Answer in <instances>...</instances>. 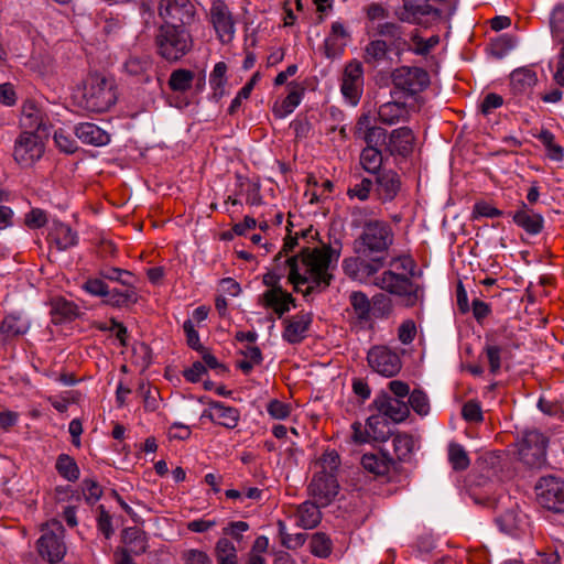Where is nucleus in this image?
Listing matches in <instances>:
<instances>
[{
  "instance_id": "obj_1",
  "label": "nucleus",
  "mask_w": 564,
  "mask_h": 564,
  "mask_svg": "<svg viewBox=\"0 0 564 564\" xmlns=\"http://www.w3.org/2000/svg\"><path fill=\"white\" fill-rule=\"evenodd\" d=\"M394 234L391 226L383 220H367L360 235L352 242V250L358 257H380L389 253Z\"/></svg>"
},
{
  "instance_id": "obj_2",
  "label": "nucleus",
  "mask_w": 564,
  "mask_h": 564,
  "mask_svg": "<svg viewBox=\"0 0 564 564\" xmlns=\"http://www.w3.org/2000/svg\"><path fill=\"white\" fill-rule=\"evenodd\" d=\"M156 53L169 63H177L194 47L191 31L182 24H162L155 35Z\"/></svg>"
},
{
  "instance_id": "obj_3",
  "label": "nucleus",
  "mask_w": 564,
  "mask_h": 564,
  "mask_svg": "<svg viewBox=\"0 0 564 564\" xmlns=\"http://www.w3.org/2000/svg\"><path fill=\"white\" fill-rule=\"evenodd\" d=\"M117 101L116 83L112 77L93 73L84 82L83 106L91 112H105Z\"/></svg>"
},
{
  "instance_id": "obj_4",
  "label": "nucleus",
  "mask_w": 564,
  "mask_h": 564,
  "mask_svg": "<svg viewBox=\"0 0 564 564\" xmlns=\"http://www.w3.org/2000/svg\"><path fill=\"white\" fill-rule=\"evenodd\" d=\"M377 285L386 292L401 297L403 304L408 307L416 305L424 295L421 285L413 283L405 274L395 273L391 270L384 271L378 278Z\"/></svg>"
},
{
  "instance_id": "obj_5",
  "label": "nucleus",
  "mask_w": 564,
  "mask_h": 564,
  "mask_svg": "<svg viewBox=\"0 0 564 564\" xmlns=\"http://www.w3.org/2000/svg\"><path fill=\"white\" fill-rule=\"evenodd\" d=\"M549 440L541 432L525 431L518 441V458L530 468H541L546 463Z\"/></svg>"
},
{
  "instance_id": "obj_6",
  "label": "nucleus",
  "mask_w": 564,
  "mask_h": 564,
  "mask_svg": "<svg viewBox=\"0 0 564 564\" xmlns=\"http://www.w3.org/2000/svg\"><path fill=\"white\" fill-rule=\"evenodd\" d=\"M538 502L554 513H564V480L555 476L541 477L534 486Z\"/></svg>"
},
{
  "instance_id": "obj_7",
  "label": "nucleus",
  "mask_w": 564,
  "mask_h": 564,
  "mask_svg": "<svg viewBox=\"0 0 564 564\" xmlns=\"http://www.w3.org/2000/svg\"><path fill=\"white\" fill-rule=\"evenodd\" d=\"M42 531L36 543L39 554L51 564L61 562L66 554L63 525L59 522H54L51 528L42 529Z\"/></svg>"
},
{
  "instance_id": "obj_8",
  "label": "nucleus",
  "mask_w": 564,
  "mask_h": 564,
  "mask_svg": "<svg viewBox=\"0 0 564 564\" xmlns=\"http://www.w3.org/2000/svg\"><path fill=\"white\" fill-rule=\"evenodd\" d=\"M393 86L409 96L423 91L430 85L429 73L421 67L401 66L392 72Z\"/></svg>"
},
{
  "instance_id": "obj_9",
  "label": "nucleus",
  "mask_w": 564,
  "mask_h": 564,
  "mask_svg": "<svg viewBox=\"0 0 564 564\" xmlns=\"http://www.w3.org/2000/svg\"><path fill=\"white\" fill-rule=\"evenodd\" d=\"M307 491L322 507H327L339 492L337 475L327 473V470L315 473L310 481Z\"/></svg>"
},
{
  "instance_id": "obj_10",
  "label": "nucleus",
  "mask_w": 564,
  "mask_h": 564,
  "mask_svg": "<svg viewBox=\"0 0 564 564\" xmlns=\"http://www.w3.org/2000/svg\"><path fill=\"white\" fill-rule=\"evenodd\" d=\"M43 138L41 134L24 131L14 145V160L22 166H31L44 153Z\"/></svg>"
},
{
  "instance_id": "obj_11",
  "label": "nucleus",
  "mask_w": 564,
  "mask_h": 564,
  "mask_svg": "<svg viewBox=\"0 0 564 564\" xmlns=\"http://www.w3.org/2000/svg\"><path fill=\"white\" fill-rule=\"evenodd\" d=\"M369 366L379 375L390 378L402 368L400 356L387 346H375L367 355Z\"/></svg>"
},
{
  "instance_id": "obj_12",
  "label": "nucleus",
  "mask_w": 564,
  "mask_h": 564,
  "mask_svg": "<svg viewBox=\"0 0 564 564\" xmlns=\"http://www.w3.org/2000/svg\"><path fill=\"white\" fill-rule=\"evenodd\" d=\"M159 15L164 20L163 24L189 25L195 17V7L189 0H161Z\"/></svg>"
},
{
  "instance_id": "obj_13",
  "label": "nucleus",
  "mask_w": 564,
  "mask_h": 564,
  "mask_svg": "<svg viewBox=\"0 0 564 564\" xmlns=\"http://www.w3.org/2000/svg\"><path fill=\"white\" fill-rule=\"evenodd\" d=\"M335 258H339V251L332 246L311 249L305 247L301 250V261L306 267V273H325L328 272L330 262Z\"/></svg>"
},
{
  "instance_id": "obj_14",
  "label": "nucleus",
  "mask_w": 564,
  "mask_h": 564,
  "mask_svg": "<svg viewBox=\"0 0 564 564\" xmlns=\"http://www.w3.org/2000/svg\"><path fill=\"white\" fill-rule=\"evenodd\" d=\"M433 14L441 15V10L429 3V0H403L402 7L394 10V17L400 22L419 24L423 17Z\"/></svg>"
},
{
  "instance_id": "obj_15",
  "label": "nucleus",
  "mask_w": 564,
  "mask_h": 564,
  "mask_svg": "<svg viewBox=\"0 0 564 564\" xmlns=\"http://www.w3.org/2000/svg\"><path fill=\"white\" fill-rule=\"evenodd\" d=\"M371 408L376 409L388 421L391 420L394 423L403 422L410 414L408 403L392 398L384 391L376 397Z\"/></svg>"
},
{
  "instance_id": "obj_16",
  "label": "nucleus",
  "mask_w": 564,
  "mask_h": 564,
  "mask_svg": "<svg viewBox=\"0 0 564 564\" xmlns=\"http://www.w3.org/2000/svg\"><path fill=\"white\" fill-rule=\"evenodd\" d=\"M30 327V321L21 313L7 314L0 324V343L6 346L11 345L17 338L25 335Z\"/></svg>"
},
{
  "instance_id": "obj_17",
  "label": "nucleus",
  "mask_w": 564,
  "mask_h": 564,
  "mask_svg": "<svg viewBox=\"0 0 564 564\" xmlns=\"http://www.w3.org/2000/svg\"><path fill=\"white\" fill-rule=\"evenodd\" d=\"M401 177L392 170L377 173L375 194L381 203L392 202L401 191Z\"/></svg>"
},
{
  "instance_id": "obj_18",
  "label": "nucleus",
  "mask_w": 564,
  "mask_h": 564,
  "mask_svg": "<svg viewBox=\"0 0 564 564\" xmlns=\"http://www.w3.org/2000/svg\"><path fill=\"white\" fill-rule=\"evenodd\" d=\"M46 117L34 101L28 100L22 107L21 127L28 132L47 137L48 127L45 121Z\"/></svg>"
},
{
  "instance_id": "obj_19",
  "label": "nucleus",
  "mask_w": 564,
  "mask_h": 564,
  "mask_svg": "<svg viewBox=\"0 0 564 564\" xmlns=\"http://www.w3.org/2000/svg\"><path fill=\"white\" fill-rule=\"evenodd\" d=\"M361 83L362 65L360 62L352 61L345 67L340 87L343 95L352 104H357L359 100Z\"/></svg>"
},
{
  "instance_id": "obj_20",
  "label": "nucleus",
  "mask_w": 564,
  "mask_h": 564,
  "mask_svg": "<svg viewBox=\"0 0 564 564\" xmlns=\"http://www.w3.org/2000/svg\"><path fill=\"white\" fill-rule=\"evenodd\" d=\"M375 33L380 37L388 39V44L392 46V52H395L397 55H401L409 47L403 26L395 22L378 23Z\"/></svg>"
},
{
  "instance_id": "obj_21",
  "label": "nucleus",
  "mask_w": 564,
  "mask_h": 564,
  "mask_svg": "<svg viewBox=\"0 0 564 564\" xmlns=\"http://www.w3.org/2000/svg\"><path fill=\"white\" fill-rule=\"evenodd\" d=\"M413 142L414 135L412 130L409 127H401L390 133L387 149L392 155L398 154L406 158L413 151Z\"/></svg>"
},
{
  "instance_id": "obj_22",
  "label": "nucleus",
  "mask_w": 564,
  "mask_h": 564,
  "mask_svg": "<svg viewBox=\"0 0 564 564\" xmlns=\"http://www.w3.org/2000/svg\"><path fill=\"white\" fill-rule=\"evenodd\" d=\"M210 21L220 37L234 33L232 17L225 1L215 0L213 2L210 8Z\"/></svg>"
},
{
  "instance_id": "obj_23",
  "label": "nucleus",
  "mask_w": 564,
  "mask_h": 564,
  "mask_svg": "<svg viewBox=\"0 0 564 564\" xmlns=\"http://www.w3.org/2000/svg\"><path fill=\"white\" fill-rule=\"evenodd\" d=\"M512 219L517 226L529 235L534 236L543 230L544 219L542 215L534 213L524 202L521 203V208L512 215Z\"/></svg>"
},
{
  "instance_id": "obj_24",
  "label": "nucleus",
  "mask_w": 564,
  "mask_h": 564,
  "mask_svg": "<svg viewBox=\"0 0 564 564\" xmlns=\"http://www.w3.org/2000/svg\"><path fill=\"white\" fill-rule=\"evenodd\" d=\"M48 241L54 243L59 251L67 250L78 242L77 232L68 225L54 220L47 237Z\"/></svg>"
},
{
  "instance_id": "obj_25",
  "label": "nucleus",
  "mask_w": 564,
  "mask_h": 564,
  "mask_svg": "<svg viewBox=\"0 0 564 564\" xmlns=\"http://www.w3.org/2000/svg\"><path fill=\"white\" fill-rule=\"evenodd\" d=\"M283 339L289 344H299L305 338V333L312 323L311 314H297L291 319H285Z\"/></svg>"
},
{
  "instance_id": "obj_26",
  "label": "nucleus",
  "mask_w": 564,
  "mask_h": 564,
  "mask_svg": "<svg viewBox=\"0 0 564 564\" xmlns=\"http://www.w3.org/2000/svg\"><path fill=\"white\" fill-rule=\"evenodd\" d=\"M362 467L377 477H386L391 474L392 458L384 452L380 451L378 454L367 453L361 457Z\"/></svg>"
},
{
  "instance_id": "obj_27",
  "label": "nucleus",
  "mask_w": 564,
  "mask_h": 564,
  "mask_svg": "<svg viewBox=\"0 0 564 564\" xmlns=\"http://www.w3.org/2000/svg\"><path fill=\"white\" fill-rule=\"evenodd\" d=\"M75 134L83 143L95 147L106 145L110 141V135L105 130L90 122L76 126Z\"/></svg>"
},
{
  "instance_id": "obj_28",
  "label": "nucleus",
  "mask_w": 564,
  "mask_h": 564,
  "mask_svg": "<svg viewBox=\"0 0 564 564\" xmlns=\"http://www.w3.org/2000/svg\"><path fill=\"white\" fill-rule=\"evenodd\" d=\"M536 83V73L530 67H520L510 74V87L513 95H522L530 91Z\"/></svg>"
},
{
  "instance_id": "obj_29",
  "label": "nucleus",
  "mask_w": 564,
  "mask_h": 564,
  "mask_svg": "<svg viewBox=\"0 0 564 564\" xmlns=\"http://www.w3.org/2000/svg\"><path fill=\"white\" fill-rule=\"evenodd\" d=\"M51 315L54 324L70 322L78 316V307L72 301H67L64 297H57L52 302Z\"/></svg>"
},
{
  "instance_id": "obj_30",
  "label": "nucleus",
  "mask_w": 564,
  "mask_h": 564,
  "mask_svg": "<svg viewBox=\"0 0 564 564\" xmlns=\"http://www.w3.org/2000/svg\"><path fill=\"white\" fill-rule=\"evenodd\" d=\"M323 508L316 500L305 501L297 507L299 524L304 529H313L317 527L322 520Z\"/></svg>"
},
{
  "instance_id": "obj_31",
  "label": "nucleus",
  "mask_w": 564,
  "mask_h": 564,
  "mask_svg": "<svg viewBox=\"0 0 564 564\" xmlns=\"http://www.w3.org/2000/svg\"><path fill=\"white\" fill-rule=\"evenodd\" d=\"M366 426L370 440L375 442H386L393 435L389 421L380 413L369 416L367 419Z\"/></svg>"
},
{
  "instance_id": "obj_32",
  "label": "nucleus",
  "mask_w": 564,
  "mask_h": 564,
  "mask_svg": "<svg viewBox=\"0 0 564 564\" xmlns=\"http://www.w3.org/2000/svg\"><path fill=\"white\" fill-rule=\"evenodd\" d=\"M138 299L135 288L133 283H131V286H127L124 291L109 289V293L106 295L104 303L112 307H128L135 304Z\"/></svg>"
},
{
  "instance_id": "obj_33",
  "label": "nucleus",
  "mask_w": 564,
  "mask_h": 564,
  "mask_svg": "<svg viewBox=\"0 0 564 564\" xmlns=\"http://www.w3.org/2000/svg\"><path fill=\"white\" fill-rule=\"evenodd\" d=\"M408 110L403 102H386L379 107L378 117L384 124H394L406 118Z\"/></svg>"
},
{
  "instance_id": "obj_34",
  "label": "nucleus",
  "mask_w": 564,
  "mask_h": 564,
  "mask_svg": "<svg viewBox=\"0 0 564 564\" xmlns=\"http://www.w3.org/2000/svg\"><path fill=\"white\" fill-rule=\"evenodd\" d=\"M389 52H392V46L383 39L371 40L365 47L364 59L367 64H378L382 62Z\"/></svg>"
},
{
  "instance_id": "obj_35",
  "label": "nucleus",
  "mask_w": 564,
  "mask_h": 564,
  "mask_svg": "<svg viewBox=\"0 0 564 564\" xmlns=\"http://www.w3.org/2000/svg\"><path fill=\"white\" fill-rule=\"evenodd\" d=\"M349 303L360 324L371 321V300H369L364 292H351L349 295Z\"/></svg>"
},
{
  "instance_id": "obj_36",
  "label": "nucleus",
  "mask_w": 564,
  "mask_h": 564,
  "mask_svg": "<svg viewBox=\"0 0 564 564\" xmlns=\"http://www.w3.org/2000/svg\"><path fill=\"white\" fill-rule=\"evenodd\" d=\"M292 86L291 91L284 98L280 106H274L273 113L278 118H283L286 115L291 113L301 102V98L304 94V88L299 84L292 82L290 84Z\"/></svg>"
},
{
  "instance_id": "obj_37",
  "label": "nucleus",
  "mask_w": 564,
  "mask_h": 564,
  "mask_svg": "<svg viewBox=\"0 0 564 564\" xmlns=\"http://www.w3.org/2000/svg\"><path fill=\"white\" fill-rule=\"evenodd\" d=\"M283 289L267 290L260 297L259 303L264 307L272 308L278 317H282L290 311L283 301Z\"/></svg>"
},
{
  "instance_id": "obj_38",
  "label": "nucleus",
  "mask_w": 564,
  "mask_h": 564,
  "mask_svg": "<svg viewBox=\"0 0 564 564\" xmlns=\"http://www.w3.org/2000/svg\"><path fill=\"white\" fill-rule=\"evenodd\" d=\"M210 408L216 411V423L227 429H235L239 421V411L232 406H226L218 401L209 403Z\"/></svg>"
},
{
  "instance_id": "obj_39",
  "label": "nucleus",
  "mask_w": 564,
  "mask_h": 564,
  "mask_svg": "<svg viewBox=\"0 0 564 564\" xmlns=\"http://www.w3.org/2000/svg\"><path fill=\"white\" fill-rule=\"evenodd\" d=\"M195 75L192 70L178 68L171 73L169 78V87L173 91L183 93L192 87Z\"/></svg>"
},
{
  "instance_id": "obj_40",
  "label": "nucleus",
  "mask_w": 564,
  "mask_h": 564,
  "mask_svg": "<svg viewBox=\"0 0 564 564\" xmlns=\"http://www.w3.org/2000/svg\"><path fill=\"white\" fill-rule=\"evenodd\" d=\"M57 473L68 481H76L80 471L76 460L67 454L58 455L55 464Z\"/></svg>"
},
{
  "instance_id": "obj_41",
  "label": "nucleus",
  "mask_w": 564,
  "mask_h": 564,
  "mask_svg": "<svg viewBox=\"0 0 564 564\" xmlns=\"http://www.w3.org/2000/svg\"><path fill=\"white\" fill-rule=\"evenodd\" d=\"M536 138L541 141L546 150V155L550 160L555 162H561L564 159V150L561 145L554 142V134L547 130L542 129L541 132L536 135Z\"/></svg>"
},
{
  "instance_id": "obj_42",
  "label": "nucleus",
  "mask_w": 564,
  "mask_h": 564,
  "mask_svg": "<svg viewBox=\"0 0 564 564\" xmlns=\"http://www.w3.org/2000/svg\"><path fill=\"white\" fill-rule=\"evenodd\" d=\"M123 542L133 545L130 552L140 555L147 551L144 532L138 528H127L122 532Z\"/></svg>"
},
{
  "instance_id": "obj_43",
  "label": "nucleus",
  "mask_w": 564,
  "mask_h": 564,
  "mask_svg": "<svg viewBox=\"0 0 564 564\" xmlns=\"http://www.w3.org/2000/svg\"><path fill=\"white\" fill-rule=\"evenodd\" d=\"M362 167L370 173H379L382 164V153L378 148L366 147L360 154Z\"/></svg>"
},
{
  "instance_id": "obj_44",
  "label": "nucleus",
  "mask_w": 564,
  "mask_h": 564,
  "mask_svg": "<svg viewBox=\"0 0 564 564\" xmlns=\"http://www.w3.org/2000/svg\"><path fill=\"white\" fill-rule=\"evenodd\" d=\"M448 460L454 470L460 471L468 468L470 460L465 448L457 443L448 445Z\"/></svg>"
},
{
  "instance_id": "obj_45",
  "label": "nucleus",
  "mask_w": 564,
  "mask_h": 564,
  "mask_svg": "<svg viewBox=\"0 0 564 564\" xmlns=\"http://www.w3.org/2000/svg\"><path fill=\"white\" fill-rule=\"evenodd\" d=\"M392 443L398 460H405L413 451V438L406 433H398L393 435Z\"/></svg>"
},
{
  "instance_id": "obj_46",
  "label": "nucleus",
  "mask_w": 564,
  "mask_h": 564,
  "mask_svg": "<svg viewBox=\"0 0 564 564\" xmlns=\"http://www.w3.org/2000/svg\"><path fill=\"white\" fill-rule=\"evenodd\" d=\"M392 312L391 299L383 293L376 294L371 300V317L387 318Z\"/></svg>"
},
{
  "instance_id": "obj_47",
  "label": "nucleus",
  "mask_w": 564,
  "mask_h": 564,
  "mask_svg": "<svg viewBox=\"0 0 564 564\" xmlns=\"http://www.w3.org/2000/svg\"><path fill=\"white\" fill-rule=\"evenodd\" d=\"M310 547L315 556L325 558L332 553V541L325 533L317 532L312 535Z\"/></svg>"
},
{
  "instance_id": "obj_48",
  "label": "nucleus",
  "mask_w": 564,
  "mask_h": 564,
  "mask_svg": "<svg viewBox=\"0 0 564 564\" xmlns=\"http://www.w3.org/2000/svg\"><path fill=\"white\" fill-rule=\"evenodd\" d=\"M301 259V253L290 257L286 260V265L290 269L289 273V282L293 284L294 291L300 292V285L306 284L310 282V278L307 274H301L299 268V260Z\"/></svg>"
},
{
  "instance_id": "obj_49",
  "label": "nucleus",
  "mask_w": 564,
  "mask_h": 564,
  "mask_svg": "<svg viewBox=\"0 0 564 564\" xmlns=\"http://www.w3.org/2000/svg\"><path fill=\"white\" fill-rule=\"evenodd\" d=\"M99 276L104 280L119 282L123 286H131L132 281L123 279V275H130V271L116 267H101L98 271Z\"/></svg>"
},
{
  "instance_id": "obj_50",
  "label": "nucleus",
  "mask_w": 564,
  "mask_h": 564,
  "mask_svg": "<svg viewBox=\"0 0 564 564\" xmlns=\"http://www.w3.org/2000/svg\"><path fill=\"white\" fill-rule=\"evenodd\" d=\"M496 522L502 532L513 534V532L519 528L520 520L518 513L514 510L509 509L497 517Z\"/></svg>"
},
{
  "instance_id": "obj_51",
  "label": "nucleus",
  "mask_w": 564,
  "mask_h": 564,
  "mask_svg": "<svg viewBox=\"0 0 564 564\" xmlns=\"http://www.w3.org/2000/svg\"><path fill=\"white\" fill-rule=\"evenodd\" d=\"M138 391L143 398L144 408L149 411H155L159 408L160 403V392L155 388H151L150 386L141 382L139 384Z\"/></svg>"
},
{
  "instance_id": "obj_52",
  "label": "nucleus",
  "mask_w": 564,
  "mask_h": 564,
  "mask_svg": "<svg viewBox=\"0 0 564 564\" xmlns=\"http://www.w3.org/2000/svg\"><path fill=\"white\" fill-rule=\"evenodd\" d=\"M409 406L413 409L420 415H425L429 413L430 403L427 395L419 389H414L409 397Z\"/></svg>"
},
{
  "instance_id": "obj_53",
  "label": "nucleus",
  "mask_w": 564,
  "mask_h": 564,
  "mask_svg": "<svg viewBox=\"0 0 564 564\" xmlns=\"http://www.w3.org/2000/svg\"><path fill=\"white\" fill-rule=\"evenodd\" d=\"M83 289L94 296L106 297V295L109 293V286L101 276L88 278L84 282Z\"/></svg>"
},
{
  "instance_id": "obj_54",
  "label": "nucleus",
  "mask_w": 564,
  "mask_h": 564,
  "mask_svg": "<svg viewBox=\"0 0 564 564\" xmlns=\"http://www.w3.org/2000/svg\"><path fill=\"white\" fill-rule=\"evenodd\" d=\"M462 415L467 422L478 423L484 421L480 403L476 400H469L463 405Z\"/></svg>"
},
{
  "instance_id": "obj_55",
  "label": "nucleus",
  "mask_w": 564,
  "mask_h": 564,
  "mask_svg": "<svg viewBox=\"0 0 564 564\" xmlns=\"http://www.w3.org/2000/svg\"><path fill=\"white\" fill-rule=\"evenodd\" d=\"M489 362L491 373H497L501 368V352L502 348L497 345L487 344L484 348Z\"/></svg>"
},
{
  "instance_id": "obj_56",
  "label": "nucleus",
  "mask_w": 564,
  "mask_h": 564,
  "mask_svg": "<svg viewBox=\"0 0 564 564\" xmlns=\"http://www.w3.org/2000/svg\"><path fill=\"white\" fill-rule=\"evenodd\" d=\"M388 257H358L360 259L359 265L368 275H373L377 273L383 265L384 261Z\"/></svg>"
},
{
  "instance_id": "obj_57",
  "label": "nucleus",
  "mask_w": 564,
  "mask_h": 564,
  "mask_svg": "<svg viewBox=\"0 0 564 564\" xmlns=\"http://www.w3.org/2000/svg\"><path fill=\"white\" fill-rule=\"evenodd\" d=\"M367 147L378 148L379 145L387 144V130L381 127L368 128L365 134Z\"/></svg>"
},
{
  "instance_id": "obj_58",
  "label": "nucleus",
  "mask_w": 564,
  "mask_h": 564,
  "mask_svg": "<svg viewBox=\"0 0 564 564\" xmlns=\"http://www.w3.org/2000/svg\"><path fill=\"white\" fill-rule=\"evenodd\" d=\"M267 411L275 420H284L291 413V405L278 399L271 400L267 405Z\"/></svg>"
},
{
  "instance_id": "obj_59",
  "label": "nucleus",
  "mask_w": 564,
  "mask_h": 564,
  "mask_svg": "<svg viewBox=\"0 0 564 564\" xmlns=\"http://www.w3.org/2000/svg\"><path fill=\"white\" fill-rule=\"evenodd\" d=\"M54 141L56 147L64 153L73 154L77 150L76 141L65 134L63 130L55 131Z\"/></svg>"
},
{
  "instance_id": "obj_60",
  "label": "nucleus",
  "mask_w": 564,
  "mask_h": 564,
  "mask_svg": "<svg viewBox=\"0 0 564 564\" xmlns=\"http://www.w3.org/2000/svg\"><path fill=\"white\" fill-rule=\"evenodd\" d=\"M184 564H213L212 558L204 551L191 549L182 553Z\"/></svg>"
},
{
  "instance_id": "obj_61",
  "label": "nucleus",
  "mask_w": 564,
  "mask_h": 564,
  "mask_svg": "<svg viewBox=\"0 0 564 564\" xmlns=\"http://www.w3.org/2000/svg\"><path fill=\"white\" fill-rule=\"evenodd\" d=\"M373 188V182L370 178H362L360 183L350 187L347 192L349 197H357L360 200H366L369 197L371 189Z\"/></svg>"
},
{
  "instance_id": "obj_62",
  "label": "nucleus",
  "mask_w": 564,
  "mask_h": 564,
  "mask_svg": "<svg viewBox=\"0 0 564 564\" xmlns=\"http://www.w3.org/2000/svg\"><path fill=\"white\" fill-rule=\"evenodd\" d=\"M215 556L216 560L221 557L230 558L237 557V550L234 543L227 538H221L217 541L215 545Z\"/></svg>"
},
{
  "instance_id": "obj_63",
  "label": "nucleus",
  "mask_w": 564,
  "mask_h": 564,
  "mask_svg": "<svg viewBox=\"0 0 564 564\" xmlns=\"http://www.w3.org/2000/svg\"><path fill=\"white\" fill-rule=\"evenodd\" d=\"M491 47L492 55L502 58L514 47V41L508 35H502L491 44Z\"/></svg>"
},
{
  "instance_id": "obj_64",
  "label": "nucleus",
  "mask_w": 564,
  "mask_h": 564,
  "mask_svg": "<svg viewBox=\"0 0 564 564\" xmlns=\"http://www.w3.org/2000/svg\"><path fill=\"white\" fill-rule=\"evenodd\" d=\"M415 335L416 326L412 319L404 321L398 329V338L404 345L411 344L414 340Z\"/></svg>"
}]
</instances>
